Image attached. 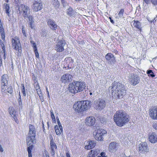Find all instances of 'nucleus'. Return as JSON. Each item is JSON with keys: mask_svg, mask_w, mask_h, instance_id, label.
I'll use <instances>...</instances> for the list:
<instances>
[{"mask_svg": "<svg viewBox=\"0 0 157 157\" xmlns=\"http://www.w3.org/2000/svg\"><path fill=\"white\" fill-rule=\"evenodd\" d=\"M109 90H111L112 95L116 98H121L126 93V88L121 83L114 82L109 87Z\"/></svg>", "mask_w": 157, "mask_h": 157, "instance_id": "nucleus-1", "label": "nucleus"}, {"mask_svg": "<svg viewBox=\"0 0 157 157\" xmlns=\"http://www.w3.org/2000/svg\"><path fill=\"white\" fill-rule=\"evenodd\" d=\"M26 140L28 146L27 150L29 157H32L31 151L34 148V142H35L36 131L35 127L32 125L29 126V132Z\"/></svg>", "mask_w": 157, "mask_h": 157, "instance_id": "nucleus-2", "label": "nucleus"}, {"mask_svg": "<svg viewBox=\"0 0 157 157\" xmlns=\"http://www.w3.org/2000/svg\"><path fill=\"white\" fill-rule=\"evenodd\" d=\"M113 119L117 125L119 127L125 125L129 120V116L124 111L121 110L116 112L114 115Z\"/></svg>", "mask_w": 157, "mask_h": 157, "instance_id": "nucleus-3", "label": "nucleus"}, {"mask_svg": "<svg viewBox=\"0 0 157 157\" xmlns=\"http://www.w3.org/2000/svg\"><path fill=\"white\" fill-rule=\"evenodd\" d=\"M85 85L84 82L79 81L72 82L69 85V91L72 93L75 94L82 91H83L84 93V90L85 94L86 96L88 93V90H86Z\"/></svg>", "mask_w": 157, "mask_h": 157, "instance_id": "nucleus-4", "label": "nucleus"}, {"mask_svg": "<svg viewBox=\"0 0 157 157\" xmlns=\"http://www.w3.org/2000/svg\"><path fill=\"white\" fill-rule=\"evenodd\" d=\"M91 102L88 101H78L73 105V108L76 112H80L86 110L91 105Z\"/></svg>", "mask_w": 157, "mask_h": 157, "instance_id": "nucleus-5", "label": "nucleus"}, {"mask_svg": "<svg viewBox=\"0 0 157 157\" xmlns=\"http://www.w3.org/2000/svg\"><path fill=\"white\" fill-rule=\"evenodd\" d=\"M16 8L17 13L21 14L22 13V15L25 18L27 17L28 14H29V7L25 5L20 4L19 5L16 6Z\"/></svg>", "mask_w": 157, "mask_h": 157, "instance_id": "nucleus-6", "label": "nucleus"}, {"mask_svg": "<svg viewBox=\"0 0 157 157\" xmlns=\"http://www.w3.org/2000/svg\"><path fill=\"white\" fill-rule=\"evenodd\" d=\"M12 47L13 49L17 50L21 54L22 51L21 44L20 42L19 38L17 36L12 39Z\"/></svg>", "mask_w": 157, "mask_h": 157, "instance_id": "nucleus-7", "label": "nucleus"}, {"mask_svg": "<svg viewBox=\"0 0 157 157\" xmlns=\"http://www.w3.org/2000/svg\"><path fill=\"white\" fill-rule=\"evenodd\" d=\"M105 101L102 99H100L99 100L95 101L94 104L96 109L100 111L104 108L106 105Z\"/></svg>", "mask_w": 157, "mask_h": 157, "instance_id": "nucleus-8", "label": "nucleus"}, {"mask_svg": "<svg viewBox=\"0 0 157 157\" xmlns=\"http://www.w3.org/2000/svg\"><path fill=\"white\" fill-rule=\"evenodd\" d=\"M129 76V82L132 85L135 86L139 83L140 80L137 75L132 74Z\"/></svg>", "mask_w": 157, "mask_h": 157, "instance_id": "nucleus-9", "label": "nucleus"}, {"mask_svg": "<svg viewBox=\"0 0 157 157\" xmlns=\"http://www.w3.org/2000/svg\"><path fill=\"white\" fill-rule=\"evenodd\" d=\"M106 133V131L103 129H101L97 130L94 136L95 139L97 140H103V136Z\"/></svg>", "mask_w": 157, "mask_h": 157, "instance_id": "nucleus-10", "label": "nucleus"}, {"mask_svg": "<svg viewBox=\"0 0 157 157\" xmlns=\"http://www.w3.org/2000/svg\"><path fill=\"white\" fill-rule=\"evenodd\" d=\"M66 42L63 40H59L55 47V50L59 52H61L64 50V47L66 44Z\"/></svg>", "mask_w": 157, "mask_h": 157, "instance_id": "nucleus-11", "label": "nucleus"}, {"mask_svg": "<svg viewBox=\"0 0 157 157\" xmlns=\"http://www.w3.org/2000/svg\"><path fill=\"white\" fill-rule=\"evenodd\" d=\"M34 11L36 12L40 10L43 8L42 3L40 1H34L32 6Z\"/></svg>", "mask_w": 157, "mask_h": 157, "instance_id": "nucleus-12", "label": "nucleus"}, {"mask_svg": "<svg viewBox=\"0 0 157 157\" xmlns=\"http://www.w3.org/2000/svg\"><path fill=\"white\" fill-rule=\"evenodd\" d=\"M149 115L151 118L154 120H157V108L152 107L149 110Z\"/></svg>", "mask_w": 157, "mask_h": 157, "instance_id": "nucleus-13", "label": "nucleus"}, {"mask_svg": "<svg viewBox=\"0 0 157 157\" xmlns=\"http://www.w3.org/2000/svg\"><path fill=\"white\" fill-rule=\"evenodd\" d=\"M118 144L116 142H113L110 143L109 145V152H114L118 149Z\"/></svg>", "mask_w": 157, "mask_h": 157, "instance_id": "nucleus-14", "label": "nucleus"}, {"mask_svg": "<svg viewBox=\"0 0 157 157\" xmlns=\"http://www.w3.org/2000/svg\"><path fill=\"white\" fill-rule=\"evenodd\" d=\"M47 24L48 27L52 30H56L57 28V25L52 19H48L47 20Z\"/></svg>", "mask_w": 157, "mask_h": 157, "instance_id": "nucleus-15", "label": "nucleus"}, {"mask_svg": "<svg viewBox=\"0 0 157 157\" xmlns=\"http://www.w3.org/2000/svg\"><path fill=\"white\" fill-rule=\"evenodd\" d=\"M139 151L142 153H144L145 152L148 151L147 144L146 143L142 142L139 145Z\"/></svg>", "mask_w": 157, "mask_h": 157, "instance_id": "nucleus-16", "label": "nucleus"}, {"mask_svg": "<svg viewBox=\"0 0 157 157\" xmlns=\"http://www.w3.org/2000/svg\"><path fill=\"white\" fill-rule=\"evenodd\" d=\"M85 124L88 126H92L94 125L95 122V119L93 117H87L86 119Z\"/></svg>", "mask_w": 157, "mask_h": 157, "instance_id": "nucleus-17", "label": "nucleus"}, {"mask_svg": "<svg viewBox=\"0 0 157 157\" xmlns=\"http://www.w3.org/2000/svg\"><path fill=\"white\" fill-rule=\"evenodd\" d=\"M105 58L109 63L112 64L114 63L115 62V58L113 55L111 53H108L105 56Z\"/></svg>", "mask_w": 157, "mask_h": 157, "instance_id": "nucleus-18", "label": "nucleus"}, {"mask_svg": "<svg viewBox=\"0 0 157 157\" xmlns=\"http://www.w3.org/2000/svg\"><path fill=\"white\" fill-rule=\"evenodd\" d=\"M72 77V76L70 74H67L64 75L61 77V81L64 83L68 82Z\"/></svg>", "mask_w": 157, "mask_h": 157, "instance_id": "nucleus-19", "label": "nucleus"}, {"mask_svg": "<svg viewBox=\"0 0 157 157\" xmlns=\"http://www.w3.org/2000/svg\"><path fill=\"white\" fill-rule=\"evenodd\" d=\"M149 140L151 143H155L157 141V136L155 133L153 132L150 135Z\"/></svg>", "mask_w": 157, "mask_h": 157, "instance_id": "nucleus-20", "label": "nucleus"}, {"mask_svg": "<svg viewBox=\"0 0 157 157\" xmlns=\"http://www.w3.org/2000/svg\"><path fill=\"white\" fill-rule=\"evenodd\" d=\"M3 8L7 16L10 17V13L11 11V9L10 8L9 6V4L7 3L4 4Z\"/></svg>", "mask_w": 157, "mask_h": 157, "instance_id": "nucleus-21", "label": "nucleus"}, {"mask_svg": "<svg viewBox=\"0 0 157 157\" xmlns=\"http://www.w3.org/2000/svg\"><path fill=\"white\" fill-rule=\"evenodd\" d=\"M88 145L85 146V147L86 149L87 150L91 149L95 146L96 143L94 141H90L89 142H88Z\"/></svg>", "mask_w": 157, "mask_h": 157, "instance_id": "nucleus-22", "label": "nucleus"}, {"mask_svg": "<svg viewBox=\"0 0 157 157\" xmlns=\"http://www.w3.org/2000/svg\"><path fill=\"white\" fill-rule=\"evenodd\" d=\"M50 145H51V153L53 155H54L55 153V150L56 149L57 146L52 139H51L50 141Z\"/></svg>", "mask_w": 157, "mask_h": 157, "instance_id": "nucleus-23", "label": "nucleus"}, {"mask_svg": "<svg viewBox=\"0 0 157 157\" xmlns=\"http://www.w3.org/2000/svg\"><path fill=\"white\" fill-rule=\"evenodd\" d=\"M8 76L6 75H3L1 77V84L5 85L8 84Z\"/></svg>", "mask_w": 157, "mask_h": 157, "instance_id": "nucleus-24", "label": "nucleus"}, {"mask_svg": "<svg viewBox=\"0 0 157 157\" xmlns=\"http://www.w3.org/2000/svg\"><path fill=\"white\" fill-rule=\"evenodd\" d=\"M133 21L134 22L133 25L136 28L139 29V31H141V27L140 22L138 21L134 20Z\"/></svg>", "mask_w": 157, "mask_h": 157, "instance_id": "nucleus-25", "label": "nucleus"}, {"mask_svg": "<svg viewBox=\"0 0 157 157\" xmlns=\"http://www.w3.org/2000/svg\"><path fill=\"white\" fill-rule=\"evenodd\" d=\"M74 11L71 7H69L67 10V13L69 16H72L74 14Z\"/></svg>", "mask_w": 157, "mask_h": 157, "instance_id": "nucleus-26", "label": "nucleus"}, {"mask_svg": "<svg viewBox=\"0 0 157 157\" xmlns=\"http://www.w3.org/2000/svg\"><path fill=\"white\" fill-rule=\"evenodd\" d=\"M8 111L10 114L12 116L13 115H14L15 114L16 112L15 111L14 109L13 108V107L12 106H10L9 107L8 109Z\"/></svg>", "mask_w": 157, "mask_h": 157, "instance_id": "nucleus-27", "label": "nucleus"}, {"mask_svg": "<svg viewBox=\"0 0 157 157\" xmlns=\"http://www.w3.org/2000/svg\"><path fill=\"white\" fill-rule=\"evenodd\" d=\"M53 5L56 9L58 8L59 6V3L58 0H54Z\"/></svg>", "mask_w": 157, "mask_h": 157, "instance_id": "nucleus-28", "label": "nucleus"}, {"mask_svg": "<svg viewBox=\"0 0 157 157\" xmlns=\"http://www.w3.org/2000/svg\"><path fill=\"white\" fill-rule=\"evenodd\" d=\"M124 9H122L120 10L119 11V12L118 13V15L119 17L121 18H124Z\"/></svg>", "mask_w": 157, "mask_h": 157, "instance_id": "nucleus-29", "label": "nucleus"}, {"mask_svg": "<svg viewBox=\"0 0 157 157\" xmlns=\"http://www.w3.org/2000/svg\"><path fill=\"white\" fill-rule=\"evenodd\" d=\"M55 132L57 135H60L61 134L60 130L59 129L58 126L57 125H56L54 127Z\"/></svg>", "mask_w": 157, "mask_h": 157, "instance_id": "nucleus-30", "label": "nucleus"}, {"mask_svg": "<svg viewBox=\"0 0 157 157\" xmlns=\"http://www.w3.org/2000/svg\"><path fill=\"white\" fill-rule=\"evenodd\" d=\"M147 74L148 75V76H150L152 77H153L155 76L154 74L151 70H147Z\"/></svg>", "mask_w": 157, "mask_h": 157, "instance_id": "nucleus-31", "label": "nucleus"}, {"mask_svg": "<svg viewBox=\"0 0 157 157\" xmlns=\"http://www.w3.org/2000/svg\"><path fill=\"white\" fill-rule=\"evenodd\" d=\"M0 45L2 49V53H4L5 52V46L3 41L1 40H0Z\"/></svg>", "mask_w": 157, "mask_h": 157, "instance_id": "nucleus-32", "label": "nucleus"}, {"mask_svg": "<svg viewBox=\"0 0 157 157\" xmlns=\"http://www.w3.org/2000/svg\"><path fill=\"white\" fill-rule=\"evenodd\" d=\"M90 152L92 153V154L95 156H97L98 154H99V152L98 150H91Z\"/></svg>", "mask_w": 157, "mask_h": 157, "instance_id": "nucleus-33", "label": "nucleus"}, {"mask_svg": "<svg viewBox=\"0 0 157 157\" xmlns=\"http://www.w3.org/2000/svg\"><path fill=\"white\" fill-rule=\"evenodd\" d=\"M30 42L32 47L33 48V49L37 48L35 42L31 40L30 41Z\"/></svg>", "mask_w": 157, "mask_h": 157, "instance_id": "nucleus-34", "label": "nucleus"}, {"mask_svg": "<svg viewBox=\"0 0 157 157\" xmlns=\"http://www.w3.org/2000/svg\"><path fill=\"white\" fill-rule=\"evenodd\" d=\"M34 21H32V22H29V26L31 27L32 29H34Z\"/></svg>", "mask_w": 157, "mask_h": 157, "instance_id": "nucleus-35", "label": "nucleus"}, {"mask_svg": "<svg viewBox=\"0 0 157 157\" xmlns=\"http://www.w3.org/2000/svg\"><path fill=\"white\" fill-rule=\"evenodd\" d=\"M7 91L9 94H11L13 92V88L11 86L9 87L7 89Z\"/></svg>", "mask_w": 157, "mask_h": 157, "instance_id": "nucleus-36", "label": "nucleus"}, {"mask_svg": "<svg viewBox=\"0 0 157 157\" xmlns=\"http://www.w3.org/2000/svg\"><path fill=\"white\" fill-rule=\"evenodd\" d=\"M19 96L18 99L19 105L20 106H21L22 105V101H21V95L20 94V93H19Z\"/></svg>", "mask_w": 157, "mask_h": 157, "instance_id": "nucleus-37", "label": "nucleus"}, {"mask_svg": "<svg viewBox=\"0 0 157 157\" xmlns=\"http://www.w3.org/2000/svg\"><path fill=\"white\" fill-rule=\"evenodd\" d=\"M7 84H1V88L2 89V92H4L5 91L6 88V86H7Z\"/></svg>", "mask_w": 157, "mask_h": 157, "instance_id": "nucleus-38", "label": "nucleus"}, {"mask_svg": "<svg viewBox=\"0 0 157 157\" xmlns=\"http://www.w3.org/2000/svg\"><path fill=\"white\" fill-rule=\"evenodd\" d=\"M27 17H26V18H28L29 19V22H32V21H34L33 20V17H32V16H30L29 14H28V15H27Z\"/></svg>", "mask_w": 157, "mask_h": 157, "instance_id": "nucleus-39", "label": "nucleus"}, {"mask_svg": "<svg viewBox=\"0 0 157 157\" xmlns=\"http://www.w3.org/2000/svg\"><path fill=\"white\" fill-rule=\"evenodd\" d=\"M48 34V31H43L42 33H41V36L42 37H45Z\"/></svg>", "mask_w": 157, "mask_h": 157, "instance_id": "nucleus-40", "label": "nucleus"}, {"mask_svg": "<svg viewBox=\"0 0 157 157\" xmlns=\"http://www.w3.org/2000/svg\"><path fill=\"white\" fill-rule=\"evenodd\" d=\"M33 50L35 53L36 57L37 58H39V55L37 51V48L34 49Z\"/></svg>", "mask_w": 157, "mask_h": 157, "instance_id": "nucleus-41", "label": "nucleus"}, {"mask_svg": "<svg viewBox=\"0 0 157 157\" xmlns=\"http://www.w3.org/2000/svg\"><path fill=\"white\" fill-rule=\"evenodd\" d=\"M1 38L4 41L5 40V32H4L1 33H0Z\"/></svg>", "mask_w": 157, "mask_h": 157, "instance_id": "nucleus-42", "label": "nucleus"}, {"mask_svg": "<svg viewBox=\"0 0 157 157\" xmlns=\"http://www.w3.org/2000/svg\"><path fill=\"white\" fill-rule=\"evenodd\" d=\"M13 116H12V117L13 118L14 120L15 121V122L17 123H18L19 121L17 118V116L15 115V114L13 115Z\"/></svg>", "mask_w": 157, "mask_h": 157, "instance_id": "nucleus-43", "label": "nucleus"}, {"mask_svg": "<svg viewBox=\"0 0 157 157\" xmlns=\"http://www.w3.org/2000/svg\"><path fill=\"white\" fill-rule=\"evenodd\" d=\"M22 85L23 87V88L22 89V92L24 96H26V94H25V87L24 86V84H22Z\"/></svg>", "mask_w": 157, "mask_h": 157, "instance_id": "nucleus-44", "label": "nucleus"}, {"mask_svg": "<svg viewBox=\"0 0 157 157\" xmlns=\"http://www.w3.org/2000/svg\"><path fill=\"white\" fill-rule=\"evenodd\" d=\"M152 126L154 128L157 130V122H154Z\"/></svg>", "mask_w": 157, "mask_h": 157, "instance_id": "nucleus-45", "label": "nucleus"}, {"mask_svg": "<svg viewBox=\"0 0 157 157\" xmlns=\"http://www.w3.org/2000/svg\"><path fill=\"white\" fill-rule=\"evenodd\" d=\"M151 3L154 5H157V0H151Z\"/></svg>", "mask_w": 157, "mask_h": 157, "instance_id": "nucleus-46", "label": "nucleus"}, {"mask_svg": "<svg viewBox=\"0 0 157 157\" xmlns=\"http://www.w3.org/2000/svg\"><path fill=\"white\" fill-rule=\"evenodd\" d=\"M151 0H143V3L145 2L147 4H149L151 3Z\"/></svg>", "mask_w": 157, "mask_h": 157, "instance_id": "nucleus-47", "label": "nucleus"}, {"mask_svg": "<svg viewBox=\"0 0 157 157\" xmlns=\"http://www.w3.org/2000/svg\"><path fill=\"white\" fill-rule=\"evenodd\" d=\"M61 2L63 4V7L65 6L67 4L65 0H62V1H61Z\"/></svg>", "mask_w": 157, "mask_h": 157, "instance_id": "nucleus-48", "label": "nucleus"}, {"mask_svg": "<svg viewBox=\"0 0 157 157\" xmlns=\"http://www.w3.org/2000/svg\"><path fill=\"white\" fill-rule=\"evenodd\" d=\"M22 32L23 35L25 36H26L25 32V30L24 28L23 27V26L22 27Z\"/></svg>", "mask_w": 157, "mask_h": 157, "instance_id": "nucleus-49", "label": "nucleus"}, {"mask_svg": "<svg viewBox=\"0 0 157 157\" xmlns=\"http://www.w3.org/2000/svg\"><path fill=\"white\" fill-rule=\"evenodd\" d=\"M87 157H95V156L92 154V153L90 151Z\"/></svg>", "mask_w": 157, "mask_h": 157, "instance_id": "nucleus-50", "label": "nucleus"}, {"mask_svg": "<svg viewBox=\"0 0 157 157\" xmlns=\"http://www.w3.org/2000/svg\"><path fill=\"white\" fill-rule=\"evenodd\" d=\"M36 90L37 91V93L39 95L42 94H41V91H40V90L39 88L36 89Z\"/></svg>", "mask_w": 157, "mask_h": 157, "instance_id": "nucleus-51", "label": "nucleus"}, {"mask_svg": "<svg viewBox=\"0 0 157 157\" xmlns=\"http://www.w3.org/2000/svg\"><path fill=\"white\" fill-rule=\"evenodd\" d=\"M50 112H51V117L52 118V119L54 118H55V117L54 114L53 113L52 110H51Z\"/></svg>", "mask_w": 157, "mask_h": 157, "instance_id": "nucleus-52", "label": "nucleus"}, {"mask_svg": "<svg viewBox=\"0 0 157 157\" xmlns=\"http://www.w3.org/2000/svg\"><path fill=\"white\" fill-rule=\"evenodd\" d=\"M4 29L3 28V27H0V33L4 32H5Z\"/></svg>", "mask_w": 157, "mask_h": 157, "instance_id": "nucleus-53", "label": "nucleus"}, {"mask_svg": "<svg viewBox=\"0 0 157 157\" xmlns=\"http://www.w3.org/2000/svg\"><path fill=\"white\" fill-rule=\"evenodd\" d=\"M40 97V100L42 102L43 101H44V99L42 97V95L41 94L40 95H39Z\"/></svg>", "mask_w": 157, "mask_h": 157, "instance_id": "nucleus-54", "label": "nucleus"}, {"mask_svg": "<svg viewBox=\"0 0 157 157\" xmlns=\"http://www.w3.org/2000/svg\"><path fill=\"white\" fill-rule=\"evenodd\" d=\"M58 127H59L60 130L61 132H63V127H62V125H60V126H59Z\"/></svg>", "mask_w": 157, "mask_h": 157, "instance_id": "nucleus-55", "label": "nucleus"}, {"mask_svg": "<svg viewBox=\"0 0 157 157\" xmlns=\"http://www.w3.org/2000/svg\"><path fill=\"white\" fill-rule=\"evenodd\" d=\"M0 151L1 152H2L3 151V150L2 147V146L0 144Z\"/></svg>", "mask_w": 157, "mask_h": 157, "instance_id": "nucleus-56", "label": "nucleus"}, {"mask_svg": "<svg viewBox=\"0 0 157 157\" xmlns=\"http://www.w3.org/2000/svg\"><path fill=\"white\" fill-rule=\"evenodd\" d=\"M2 59H1V58H0V66H1L2 65Z\"/></svg>", "mask_w": 157, "mask_h": 157, "instance_id": "nucleus-57", "label": "nucleus"}, {"mask_svg": "<svg viewBox=\"0 0 157 157\" xmlns=\"http://www.w3.org/2000/svg\"><path fill=\"white\" fill-rule=\"evenodd\" d=\"M101 156H105L104 155V153L103 152H101Z\"/></svg>", "mask_w": 157, "mask_h": 157, "instance_id": "nucleus-58", "label": "nucleus"}, {"mask_svg": "<svg viewBox=\"0 0 157 157\" xmlns=\"http://www.w3.org/2000/svg\"><path fill=\"white\" fill-rule=\"evenodd\" d=\"M66 157H71L70 154L68 152L66 153Z\"/></svg>", "mask_w": 157, "mask_h": 157, "instance_id": "nucleus-59", "label": "nucleus"}, {"mask_svg": "<svg viewBox=\"0 0 157 157\" xmlns=\"http://www.w3.org/2000/svg\"><path fill=\"white\" fill-rule=\"evenodd\" d=\"M3 27L2 24L1 22V20H0V27Z\"/></svg>", "mask_w": 157, "mask_h": 157, "instance_id": "nucleus-60", "label": "nucleus"}, {"mask_svg": "<svg viewBox=\"0 0 157 157\" xmlns=\"http://www.w3.org/2000/svg\"><path fill=\"white\" fill-rule=\"evenodd\" d=\"M57 123L59 125V126H60V125H61V123L59 121H58Z\"/></svg>", "mask_w": 157, "mask_h": 157, "instance_id": "nucleus-61", "label": "nucleus"}, {"mask_svg": "<svg viewBox=\"0 0 157 157\" xmlns=\"http://www.w3.org/2000/svg\"><path fill=\"white\" fill-rule=\"evenodd\" d=\"M4 53V54L3 55V58L4 59H6V56H5V52Z\"/></svg>", "mask_w": 157, "mask_h": 157, "instance_id": "nucleus-62", "label": "nucleus"}, {"mask_svg": "<svg viewBox=\"0 0 157 157\" xmlns=\"http://www.w3.org/2000/svg\"><path fill=\"white\" fill-rule=\"evenodd\" d=\"M47 93H48V96L49 97V93L48 91V90L47 88Z\"/></svg>", "mask_w": 157, "mask_h": 157, "instance_id": "nucleus-63", "label": "nucleus"}, {"mask_svg": "<svg viewBox=\"0 0 157 157\" xmlns=\"http://www.w3.org/2000/svg\"><path fill=\"white\" fill-rule=\"evenodd\" d=\"M52 121H54V122H55L56 121V119H55V118H52Z\"/></svg>", "mask_w": 157, "mask_h": 157, "instance_id": "nucleus-64", "label": "nucleus"}]
</instances>
